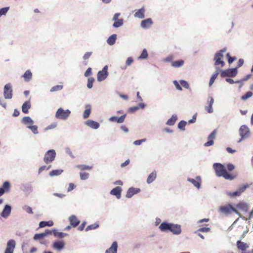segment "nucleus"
I'll list each match as a JSON object with an SVG mask.
<instances>
[{"label": "nucleus", "instance_id": "obj_18", "mask_svg": "<svg viewBox=\"0 0 253 253\" xmlns=\"http://www.w3.org/2000/svg\"><path fill=\"white\" fill-rule=\"evenodd\" d=\"M51 234H52V232L50 230H46L43 233L35 234L34 237V239L35 240H39V239L44 238V237L46 236L47 235H50Z\"/></svg>", "mask_w": 253, "mask_h": 253}, {"label": "nucleus", "instance_id": "obj_40", "mask_svg": "<svg viewBox=\"0 0 253 253\" xmlns=\"http://www.w3.org/2000/svg\"><path fill=\"white\" fill-rule=\"evenodd\" d=\"M177 118L176 115H172L171 118L168 120L167 124L169 126L174 125L176 121L177 120Z\"/></svg>", "mask_w": 253, "mask_h": 253}, {"label": "nucleus", "instance_id": "obj_27", "mask_svg": "<svg viewBox=\"0 0 253 253\" xmlns=\"http://www.w3.org/2000/svg\"><path fill=\"white\" fill-rule=\"evenodd\" d=\"M65 244L63 241L55 242L53 244V248L55 249L60 251L64 247Z\"/></svg>", "mask_w": 253, "mask_h": 253}, {"label": "nucleus", "instance_id": "obj_9", "mask_svg": "<svg viewBox=\"0 0 253 253\" xmlns=\"http://www.w3.org/2000/svg\"><path fill=\"white\" fill-rule=\"evenodd\" d=\"M108 66H105L101 71L98 72L97 74V80L98 81H102L104 80L108 76Z\"/></svg>", "mask_w": 253, "mask_h": 253}, {"label": "nucleus", "instance_id": "obj_23", "mask_svg": "<svg viewBox=\"0 0 253 253\" xmlns=\"http://www.w3.org/2000/svg\"><path fill=\"white\" fill-rule=\"evenodd\" d=\"M221 70L218 67H216V71L215 72L212 74L211 76L210 82H209V86H211L213 84L215 80L217 78L218 75L220 73Z\"/></svg>", "mask_w": 253, "mask_h": 253}, {"label": "nucleus", "instance_id": "obj_56", "mask_svg": "<svg viewBox=\"0 0 253 253\" xmlns=\"http://www.w3.org/2000/svg\"><path fill=\"white\" fill-rule=\"evenodd\" d=\"M211 230L210 228L209 227H202L199 229L197 232H208Z\"/></svg>", "mask_w": 253, "mask_h": 253}, {"label": "nucleus", "instance_id": "obj_59", "mask_svg": "<svg viewBox=\"0 0 253 253\" xmlns=\"http://www.w3.org/2000/svg\"><path fill=\"white\" fill-rule=\"evenodd\" d=\"M92 52H86L84 56H83V58L84 60H86L87 59H88L90 56L91 55H92Z\"/></svg>", "mask_w": 253, "mask_h": 253}, {"label": "nucleus", "instance_id": "obj_48", "mask_svg": "<svg viewBox=\"0 0 253 253\" xmlns=\"http://www.w3.org/2000/svg\"><path fill=\"white\" fill-rule=\"evenodd\" d=\"M226 57L228 59V62L229 64L232 63L234 61L237 59L236 57H231L229 53H227Z\"/></svg>", "mask_w": 253, "mask_h": 253}, {"label": "nucleus", "instance_id": "obj_28", "mask_svg": "<svg viewBox=\"0 0 253 253\" xmlns=\"http://www.w3.org/2000/svg\"><path fill=\"white\" fill-rule=\"evenodd\" d=\"M31 107L30 101H25L22 106V111L24 113L27 114L29 112V109Z\"/></svg>", "mask_w": 253, "mask_h": 253}, {"label": "nucleus", "instance_id": "obj_36", "mask_svg": "<svg viewBox=\"0 0 253 253\" xmlns=\"http://www.w3.org/2000/svg\"><path fill=\"white\" fill-rule=\"evenodd\" d=\"M156 171H153L151 173L147 179V182L148 184L152 183L156 178Z\"/></svg>", "mask_w": 253, "mask_h": 253}, {"label": "nucleus", "instance_id": "obj_15", "mask_svg": "<svg viewBox=\"0 0 253 253\" xmlns=\"http://www.w3.org/2000/svg\"><path fill=\"white\" fill-rule=\"evenodd\" d=\"M140 191V189L137 188L130 187L129 188L126 194V197L130 198L134 194L139 193Z\"/></svg>", "mask_w": 253, "mask_h": 253}, {"label": "nucleus", "instance_id": "obj_61", "mask_svg": "<svg viewBox=\"0 0 253 253\" xmlns=\"http://www.w3.org/2000/svg\"><path fill=\"white\" fill-rule=\"evenodd\" d=\"M247 187H248V185H242L240 187H239V188L238 190L241 194L242 193H243V192H244L245 191V190L246 189Z\"/></svg>", "mask_w": 253, "mask_h": 253}, {"label": "nucleus", "instance_id": "obj_25", "mask_svg": "<svg viewBox=\"0 0 253 253\" xmlns=\"http://www.w3.org/2000/svg\"><path fill=\"white\" fill-rule=\"evenodd\" d=\"M69 220L70 224L74 227L78 226L80 222V220H79L78 219V218H77V217L74 215L71 216L69 217Z\"/></svg>", "mask_w": 253, "mask_h": 253}, {"label": "nucleus", "instance_id": "obj_58", "mask_svg": "<svg viewBox=\"0 0 253 253\" xmlns=\"http://www.w3.org/2000/svg\"><path fill=\"white\" fill-rule=\"evenodd\" d=\"M133 62V58L131 57H128L126 60V65L128 66Z\"/></svg>", "mask_w": 253, "mask_h": 253}, {"label": "nucleus", "instance_id": "obj_32", "mask_svg": "<svg viewBox=\"0 0 253 253\" xmlns=\"http://www.w3.org/2000/svg\"><path fill=\"white\" fill-rule=\"evenodd\" d=\"M25 82H29L32 78V73L30 70H27L22 76Z\"/></svg>", "mask_w": 253, "mask_h": 253}, {"label": "nucleus", "instance_id": "obj_11", "mask_svg": "<svg viewBox=\"0 0 253 253\" xmlns=\"http://www.w3.org/2000/svg\"><path fill=\"white\" fill-rule=\"evenodd\" d=\"M120 15V13H116L114 14L113 20L114 23L113 25L115 28H118L121 26L123 24V19L122 18L119 19V16Z\"/></svg>", "mask_w": 253, "mask_h": 253}, {"label": "nucleus", "instance_id": "obj_5", "mask_svg": "<svg viewBox=\"0 0 253 253\" xmlns=\"http://www.w3.org/2000/svg\"><path fill=\"white\" fill-rule=\"evenodd\" d=\"M56 152L54 150L51 149L47 151L43 158V161L46 164L52 162L55 159Z\"/></svg>", "mask_w": 253, "mask_h": 253}, {"label": "nucleus", "instance_id": "obj_13", "mask_svg": "<svg viewBox=\"0 0 253 253\" xmlns=\"http://www.w3.org/2000/svg\"><path fill=\"white\" fill-rule=\"evenodd\" d=\"M216 130L214 129L208 136V141L204 144V146L208 147L213 144V139L215 137Z\"/></svg>", "mask_w": 253, "mask_h": 253}, {"label": "nucleus", "instance_id": "obj_4", "mask_svg": "<svg viewBox=\"0 0 253 253\" xmlns=\"http://www.w3.org/2000/svg\"><path fill=\"white\" fill-rule=\"evenodd\" d=\"M239 134L241 138L238 141V143L249 136L250 134L249 128L245 125L242 126L239 129Z\"/></svg>", "mask_w": 253, "mask_h": 253}, {"label": "nucleus", "instance_id": "obj_22", "mask_svg": "<svg viewBox=\"0 0 253 253\" xmlns=\"http://www.w3.org/2000/svg\"><path fill=\"white\" fill-rule=\"evenodd\" d=\"M122 189L120 187H116L113 188L110 192V194L115 195L118 199H120L121 196Z\"/></svg>", "mask_w": 253, "mask_h": 253}, {"label": "nucleus", "instance_id": "obj_57", "mask_svg": "<svg viewBox=\"0 0 253 253\" xmlns=\"http://www.w3.org/2000/svg\"><path fill=\"white\" fill-rule=\"evenodd\" d=\"M241 195V193L240 192H239L238 190H237L233 192H230L229 194V195L231 197H235V196H239Z\"/></svg>", "mask_w": 253, "mask_h": 253}, {"label": "nucleus", "instance_id": "obj_38", "mask_svg": "<svg viewBox=\"0 0 253 253\" xmlns=\"http://www.w3.org/2000/svg\"><path fill=\"white\" fill-rule=\"evenodd\" d=\"M184 61L183 60H179L171 62V66L174 68L180 67L184 64Z\"/></svg>", "mask_w": 253, "mask_h": 253}, {"label": "nucleus", "instance_id": "obj_3", "mask_svg": "<svg viewBox=\"0 0 253 253\" xmlns=\"http://www.w3.org/2000/svg\"><path fill=\"white\" fill-rule=\"evenodd\" d=\"M71 114V111L68 110H64L61 108H59L56 112V118L61 120H66Z\"/></svg>", "mask_w": 253, "mask_h": 253}, {"label": "nucleus", "instance_id": "obj_39", "mask_svg": "<svg viewBox=\"0 0 253 253\" xmlns=\"http://www.w3.org/2000/svg\"><path fill=\"white\" fill-rule=\"evenodd\" d=\"M91 112V106L89 105H87L85 106V110H84L83 117L84 119L87 118Z\"/></svg>", "mask_w": 253, "mask_h": 253}, {"label": "nucleus", "instance_id": "obj_55", "mask_svg": "<svg viewBox=\"0 0 253 253\" xmlns=\"http://www.w3.org/2000/svg\"><path fill=\"white\" fill-rule=\"evenodd\" d=\"M54 235L55 236H57L59 238H63L64 236L67 235V234H64L62 232H55L54 231Z\"/></svg>", "mask_w": 253, "mask_h": 253}, {"label": "nucleus", "instance_id": "obj_16", "mask_svg": "<svg viewBox=\"0 0 253 253\" xmlns=\"http://www.w3.org/2000/svg\"><path fill=\"white\" fill-rule=\"evenodd\" d=\"M10 189V183L8 181H5L1 188H0V196H2L5 192L9 191Z\"/></svg>", "mask_w": 253, "mask_h": 253}, {"label": "nucleus", "instance_id": "obj_62", "mask_svg": "<svg viewBox=\"0 0 253 253\" xmlns=\"http://www.w3.org/2000/svg\"><path fill=\"white\" fill-rule=\"evenodd\" d=\"M173 56L172 55H169L164 59L165 62H172Z\"/></svg>", "mask_w": 253, "mask_h": 253}, {"label": "nucleus", "instance_id": "obj_42", "mask_svg": "<svg viewBox=\"0 0 253 253\" xmlns=\"http://www.w3.org/2000/svg\"><path fill=\"white\" fill-rule=\"evenodd\" d=\"M63 172V170L61 169H55L52 170L49 172V175L50 176H57L61 174Z\"/></svg>", "mask_w": 253, "mask_h": 253}, {"label": "nucleus", "instance_id": "obj_53", "mask_svg": "<svg viewBox=\"0 0 253 253\" xmlns=\"http://www.w3.org/2000/svg\"><path fill=\"white\" fill-rule=\"evenodd\" d=\"M9 8V7H6L0 9V17H1L2 15H5L6 13L7 12Z\"/></svg>", "mask_w": 253, "mask_h": 253}, {"label": "nucleus", "instance_id": "obj_49", "mask_svg": "<svg viewBox=\"0 0 253 253\" xmlns=\"http://www.w3.org/2000/svg\"><path fill=\"white\" fill-rule=\"evenodd\" d=\"M99 225L97 223H94L93 224H91L88 225L85 229L86 231H88L89 230L94 229L98 227Z\"/></svg>", "mask_w": 253, "mask_h": 253}, {"label": "nucleus", "instance_id": "obj_26", "mask_svg": "<svg viewBox=\"0 0 253 253\" xmlns=\"http://www.w3.org/2000/svg\"><path fill=\"white\" fill-rule=\"evenodd\" d=\"M85 124L93 129H97L99 127V124L94 121L88 120L85 122Z\"/></svg>", "mask_w": 253, "mask_h": 253}, {"label": "nucleus", "instance_id": "obj_50", "mask_svg": "<svg viewBox=\"0 0 253 253\" xmlns=\"http://www.w3.org/2000/svg\"><path fill=\"white\" fill-rule=\"evenodd\" d=\"M94 81V79L93 78H89L87 80V86L89 88H91L92 87L93 83Z\"/></svg>", "mask_w": 253, "mask_h": 253}, {"label": "nucleus", "instance_id": "obj_10", "mask_svg": "<svg viewBox=\"0 0 253 253\" xmlns=\"http://www.w3.org/2000/svg\"><path fill=\"white\" fill-rule=\"evenodd\" d=\"M15 246V241L13 239L9 240L7 243L6 248L4 251V253H13Z\"/></svg>", "mask_w": 253, "mask_h": 253}, {"label": "nucleus", "instance_id": "obj_24", "mask_svg": "<svg viewBox=\"0 0 253 253\" xmlns=\"http://www.w3.org/2000/svg\"><path fill=\"white\" fill-rule=\"evenodd\" d=\"M118 249L117 242L115 241L113 243L111 246L106 251L105 253H117Z\"/></svg>", "mask_w": 253, "mask_h": 253}, {"label": "nucleus", "instance_id": "obj_20", "mask_svg": "<svg viewBox=\"0 0 253 253\" xmlns=\"http://www.w3.org/2000/svg\"><path fill=\"white\" fill-rule=\"evenodd\" d=\"M214 100L212 97H210L209 98L208 100V105L205 107V109L209 113H211L213 112L212 109V105L213 104Z\"/></svg>", "mask_w": 253, "mask_h": 253}, {"label": "nucleus", "instance_id": "obj_21", "mask_svg": "<svg viewBox=\"0 0 253 253\" xmlns=\"http://www.w3.org/2000/svg\"><path fill=\"white\" fill-rule=\"evenodd\" d=\"M126 115H123L120 117L113 116L110 118L109 121L111 122H117L118 123H122L124 122L126 118Z\"/></svg>", "mask_w": 253, "mask_h": 253}, {"label": "nucleus", "instance_id": "obj_35", "mask_svg": "<svg viewBox=\"0 0 253 253\" xmlns=\"http://www.w3.org/2000/svg\"><path fill=\"white\" fill-rule=\"evenodd\" d=\"M117 35L116 34H113L109 37L107 40V42L108 44L112 45L115 43Z\"/></svg>", "mask_w": 253, "mask_h": 253}, {"label": "nucleus", "instance_id": "obj_34", "mask_svg": "<svg viewBox=\"0 0 253 253\" xmlns=\"http://www.w3.org/2000/svg\"><path fill=\"white\" fill-rule=\"evenodd\" d=\"M145 9L142 7L137 10L134 14V16L140 19H142L144 17Z\"/></svg>", "mask_w": 253, "mask_h": 253}, {"label": "nucleus", "instance_id": "obj_45", "mask_svg": "<svg viewBox=\"0 0 253 253\" xmlns=\"http://www.w3.org/2000/svg\"><path fill=\"white\" fill-rule=\"evenodd\" d=\"M253 95V93L251 91L247 92L245 94L241 96V99L246 100Z\"/></svg>", "mask_w": 253, "mask_h": 253}, {"label": "nucleus", "instance_id": "obj_19", "mask_svg": "<svg viewBox=\"0 0 253 253\" xmlns=\"http://www.w3.org/2000/svg\"><path fill=\"white\" fill-rule=\"evenodd\" d=\"M188 180L192 183L197 188H200L201 183V179L200 176H197L196 177V179L189 178H188Z\"/></svg>", "mask_w": 253, "mask_h": 253}, {"label": "nucleus", "instance_id": "obj_1", "mask_svg": "<svg viewBox=\"0 0 253 253\" xmlns=\"http://www.w3.org/2000/svg\"><path fill=\"white\" fill-rule=\"evenodd\" d=\"M213 168L215 170L216 175L218 177H223L225 179L232 180L237 177V174L234 173H230L227 171V169L231 171L234 169L235 167L233 164H228L226 168L220 163H215L213 164Z\"/></svg>", "mask_w": 253, "mask_h": 253}, {"label": "nucleus", "instance_id": "obj_60", "mask_svg": "<svg viewBox=\"0 0 253 253\" xmlns=\"http://www.w3.org/2000/svg\"><path fill=\"white\" fill-rule=\"evenodd\" d=\"M91 70H92V69L91 68H88L84 73V76H85V77L89 76L92 73Z\"/></svg>", "mask_w": 253, "mask_h": 253}, {"label": "nucleus", "instance_id": "obj_17", "mask_svg": "<svg viewBox=\"0 0 253 253\" xmlns=\"http://www.w3.org/2000/svg\"><path fill=\"white\" fill-rule=\"evenodd\" d=\"M153 24V21L151 18H147L142 20L141 22V26L144 29L149 28Z\"/></svg>", "mask_w": 253, "mask_h": 253}, {"label": "nucleus", "instance_id": "obj_52", "mask_svg": "<svg viewBox=\"0 0 253 253\" xmlns=\"http://www.w3.org/2000/svg\"><path fill=\"white\" fill-rule=\"evenodd\" d=\"M186 125V122L185 121H181L178 123V127L181 129L184 130Z\"/></svg>", "mask_w": 253, "mask_h": 253}, {"label": "nucleus", "instance_id": "obj_14", "mask_svg": "<svg viewBox=\"0 0 253 253\" xmlns=\"http://www.w3.org/2000/svg\"><path fill=\"white\" fill-rule=\"evenodd\" d=\"M169 231L174 234L178 235L181 233V226L178 224H171Z\"/></svg>", "mask_w": 253, "mask_h": 253}, {"label": "nucleus", "instance_id": "obj_54", "mask_svg": "<svg viewBox=\"0 0 253 253\" xmlns=\"http://www.w3.org/2000/svg\"><path fill=\"white\" fill-rule=\"evenodd\" d=\"M180 85L181 86H183V87L185 88H188L189 87V85L188 83L184 80H181L180 81Z\"/></svg>", "mask_w": 253, "mask_h": 253}, {"label": "nucleus", "instance_id": "obj_64", "mask_svg": "<svg viewBox=\"0 0 253 253\" xmlns=\"http://www.w3.org/2000/svg\"><path fill=\"white\" fill-rule=\"evenodd\" d=\"M24 210L26 212H27L29 213H33L32 208L29 206L25 207Z\"/></svg>", "mask_w": 253, "mask_h": 253}, {"label": "nucleus", "instance_id": "obj_44", "mask_svg": "<svg viewBox=\"0 0 253 253\" xmlns=\"http://www.w3.org/2000/svg\"><path fill=\"white\" fill-rule=\"evenodd\" d=\"M63 88L62 85H56L51 88L50 91V92H55L58 91L62 90Z\"/></svg>", "mask_w": 253, "mask_h": 253}, {"label": "nucleus", "instance_id": "obj_31", "mask_svg": "<svg viewBox=\"0 0 253 253\" xmlns=\"http://www.w3.org/2000/svg\"><path fill=\"white\" fill-rule=\"evenodd\" d=\"M171 223H169L167 222H162L159 226V229L161 231L165 232L168 230L169 231Z\"/></svg>", "mask_w": 253, "mask_h": 253}, {"label": "nucleus", "instance_id": "obj_33", "mask_svg": "<svg viewBox=\"0 0 253 253\" xmlns=\"http://www.w3.org/2000/svg\"><path fill=\"white\" fill-rule=\"evenodd\" d=\"M237 207L239 209L245 212H247L249 209L248 205L247 204L243 202H240L239 203H238L237 205Z\"/></svg>", "mask_w": 253, "mask_h": 253}, {"label": "nucleus", "instance_id": "obj_41", "mask_svg": "<svg viewBox=\"0 0 253 253\" xmlns=\"http://www.w3.org/2000/svg\"><path fill=\"white\" fill-rule=\"evenodd\" d=\"M53 224V223L51 221H41L40 222L39 227L40 228H43L46 226H51Z\"/></svg>", "mask_w": 253, "mask_h": 253}, {"label": "nucleus", "instance_id": "obj_12", "mask_svg": "<svg viewBox=\"0 0 253 253\" xmlns=\"http://www.w3.org/2000/svg\"><path fill=\"white\" fill-rule=\"evenodd\" d=\"M216 130L214 129L208 136V141L204 144V146L208 147L213 144V139L215 137Z\"/></svg>", "mask_w": 253, "mask_h": 253}, {"label": "nucleus", "instance_id": "obj_43", "mask_svg": "<svg viewBox=\"0 0 253 253\" xmlns=\"http://www.w3.org/2000/svg\"><path fill=\"white\" fill-rule=\"evenodd\" d=\"M77 168L81 170H90L92 169V167L86 166L85 165H80L77 166Z\"/></svg>", "mask_w": 253, "mask_h": 253}, {"label": "nucleus", "instance_id": "obj_37", "mask_svg": "<svg viewBox=\"0 0 253 253\" xmlns=\"http://www.w3.org/2000/svg\"><path fill=\"white\" fill-rule=\"evenodd\" d=\"M238 248L242 251L246 250L248 247L247 244L244 242L238 241L237 243Z\"/></svg>", "mask_w": 253, "mask_h": 253}, {"label": "nucleus", "instance_id": "obj_2", "mask_svg": "<svg viewBox=\"0 0 253 253\" xmlns=\"http://www.w3.org/2000/svg\"><path fill=\"white\" fill-rule=\"evenodd\" d=\"M219 211L226 215L229 214L234 212L239 215L240 217H241L240 212L230 204L220 206L219 208Z\"/></svg>", "mask_w": 253, "mask_h": 253}, {"label": "nucleus", "instance_id": "obj_6", "mask_svg": "<svg viewBox=\"0 0 253 253\" xmlns=\"http://www.w3.org/2000/svg\"><path fill=\"white\" fill-rule=\"evenodd\" d=\"M225 51V49H222L220 50L219 52L215 53L214 57V60L215 61L214 65L215 66L221 65V67H223L224 65V62L222 60L223 57V55L222 54V52H223Z\"/></svg>", "mask_w": 253, "mask_h": 253}, {"label": "nucleus", "instance_id": "obj_46", "mask_svg": "<svg viewBox=\"0 0 253 253\" xmlns=\"http://www.w3.org/2000/svg\"><path fill=\"white\" fill-rule=\"evenodd\" d=\"M28 128L30 129L34 134H38L39 133L38 126H37L33 125L32 126H28Z\"/></svg>", "mask_w": 253, "mask_h": 253}, {"label": "nucleus", "instance_id": "obj_8", "mask_svg": "<svg viewBox=\"0 0 253 253\" xmlns=\"http://www.w3.org/2000/svg\"><path fill=\"white\" fill-rule=\"evenodd\" d=\"M3 95L5 99H11L12 97V89L10 84H7L4 85Z\"/></svg>", "mask_w": 253, "mask_h": 253}, {"label": "nucleus", "instance_id": "obj_29", "mask_svg": "<svg viewBox=\"0 0 253 253\" xmlns=\"http://www.w3.org/2000/svg\"><path fill=\"white\" fill-rule=\"evenodd\" d=\"M22 123L27 126H32L34 124L33 121L31 119L30 117H24L22 120Z\"/></svg>", "mask_w": 253, "mask_h": 253}, {"label": "nucleus", "instance_id": "obj_47", "mask_svg": "<svg viewBox=\"0 0 253 253\" xmlns=\"http://www.w3.org/2000/svg\"><path fill=\"white\" fill-rule=\"evenodd\" d=\"M148 56V53L147 50L146 49H144L140 55V56L138 57L139 59H146Z\"/></svg>", "mask_w": 253, "mask_h": 253}, {"label": "nucleus", "instance_id": "obj_51", "mask_svg": "<svg viewBox=\"0 0 253 253\" xmlns=\"http://www.w3.org/2000/svg\"><path fill=\"white\" fill-rule=\"evenodd\" d=\"M89 173L87 172H80V177L82 180H85L88 178Z\"/></svg>", "mask_w": 253, "mask_h": 253}, {"label": "nucleus", "instance_id": "obj_63", "mask_svg": "<svg viewBox=\"0 0 253 253\" xmlns=\"http://www.w3.org/2000/svg\"><path fill=\"white\" fill-rule=\"evenodd\" d=\"M173 84L175 85V87H176L177 89H178L179 90H182V88L181 87V85H180L176 81H173Z\"/></svg>", "mask_w": 253, "mask_h": 253}, {"label": "nucleus", "instance_id": "obj_30", "mask_svg": "<svg viewBox=\"0 0 253 253\" xmlns=\"http://www.w3.org/2000/svg\"><path fill=\"white\" fill-rule=\"evenodd\" d=\"M11 212V207L8 205H6L2 211L1 216L3 217H7Z\"/></svg>", "mask_w": 253, "mask_h": 253}, {"label": "nucleus", "instance_id": "obj_7", "mask_svg": "<svg viewBox=\"0 0 253 253\" xmlns=\"http://www.w3.org/2000/svg\"><path fill=\"white\" fill-rule=\"evenodd\" d=\"M237 74L236 68H231L220 71V76L222 78L226 77H234Z\"/></svg>", "mask_w": 253, "mask_h": 253}]
</instances>
